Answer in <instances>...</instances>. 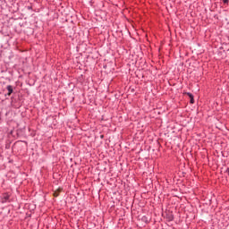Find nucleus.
<instances>
[{
	"mask_svg": "<svg viewBox=\"0 0 229 229\" xmlns=\"http://www.w3.org/2000/svg\"><path fill=\"white\" fill-rule=\"evenodd\" d=\"M224 4H228L229 0H222Z\"/></svg>",
	"mask_w": 229,
	"mask_h": 229,
	"instance_id": "5",
	"label": "nucleus"
},
{
	"mask_svg": "<svg viewBox=\"0 0 229 229\" xmlns=\"http://www.w3.org/2000/svg\"><path fill=\"white\" fill-rule=\"evenodd\" d=\"M6 89L8 90L7 96H12V94H13V86L8 85Z\"/></svg>",
	"mask_w": 229,
	"mask_h": 229,
	"instance_id": "3",
	"label": "nucleus"
},
{
	"mask_svg": "<svg viewBox=\"0 0 229 229\" xmlns=\"http://www.w3.org/2000/svg\"><path fill=\"white\" fill-rule=\"evenodd\" d=\"M141 221L142 223H146V225L149 224V217H148L147 216H143L141 217Z\"/></svg>",
	"mask_w": 229,
	"mask_h": 229,
	"instance_id": "4",
	"label": "nucleus"
},
{
	"mask_svg": "<svg viewBox=\"0 0 229 229\" xmlns=\"http://www.w3.org/2000/svg\"><path fill=\"white\" fill-rule=\"evenodd\" d=\"M27 9L28 10H33V7L32 6H28Z\"/></svg>",
	"mask_w": 229,
	"mask_h": 229,
	"instance_id": "6",
	"label": "nucleus"
},
{
	"mask_svg": "<svg viewBox=\"0 0 229 229\" xmlns=\"http://www.w3.org/2000/svg\"><path fill=\"white\" fill-rule=\"evenodd\" d=\"M170 221H173V216H172V217H170Z\"/></svg>",
	"mask_w": 229,
	"mask_h": 229,
	"instance_id": "7",
	"label": "nucleus"
},
{
	"mask_svg": "<svg viewBox=\"0 0 229 229\" xmlns=\"http://www.w3.org/2000/svg\"><path fill=\"white\" fill-rule=\"evenodd\" d=\"M183 94H185L187 97L190 98L191 105H194V103H195V101H194V95H192V93H191V92H184Z\"/></svg>",
	"mask_w": 229,
	"mask_h": 229,
	"instance_id": "2",
	"label": "nucleus"
},
{
	"mask_svg": "<svg viewBox=\"0 0 229 229\" xmlns=\"http://www.w3.org/2000/svg\"><path fill=\"white\" fill-rule=\"evenodd\" d=\"M2 203H8L10 200V194L8 193H3L1 196Z\"/></svg>",
	"mask_w": 229,
	"mask_h": 229,
	"instance_id": "1",
	"label": "nucleus"
}]
</instances>
